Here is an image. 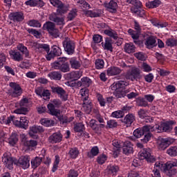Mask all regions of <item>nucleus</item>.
I'll return each mask as SVG.
<instances>
[{
  "label": "nucleus",
  "mask_w": 177,
  "mask_h": 177,
  "mask_svg": "<svg viewBox=\"0 0 177 177\" xmlns=\"http://www.w3.org/2000/svg\"><path fill=\"white\" fill-rule=\"evenodd\" d=\"M175 167H177V160L173 162H167L164 163V162L161 160H158L155 162L153 169L152 170V177H161V173L160 171H162L165 175L167 176H172L177 174L176 169Z\"/></svg>",
  "instance_id": "f257e3e1"
},
{
  "label": "nucleus",
  "mask_w": 177,
  "mask_h": 177,
  "mask_svg": "<svg viewBox=\"0 0 177 177\" xmlns=\"http://www.w3.org/2000/svg\"><path fill=\"white\" fill-rule=\"evenodd\" d=\"M30 156H21L17 162H15L10 153H5L2 157V162L8 169L13 168V164H15L17 167H21L24 169H27L30 167Z\"/></svg>",
  "instance_id": "f03ea898"
},
{
  "label": "nucleus",
  "mask_w": 177,
  "mask_h": 177,
  "mask_svg": "<svg viewBox=\"0 0 177 177\" xmlns=\"http://www.w3.org/2000/svg\"><path fill=\"white\" fill-rule=\"evenodd\" d=\"M129 85V82H125L120 80L118 82H114L111 86V91H115L113 93L114 95L117 99H120L121 97H125L127 94L129 93V90L122 91L121 89H124L125 86H128Z\"/></svg>",
  "instance_id": "7ed1b4c3"
},
{
  "label": "nucleus",
  "mask_w": 177,
  "mask_h": 177,
  "mask_svg": "<svg viewBox=\"0 0 177 177\" xmlns=\"http://www.w3.org/2000/svg\"><path fill=\"white\" fill-rule=\"evenodd\" d=\"M54 70H59L62 73H68L70 71V64L67 62V57H59L58 61L52 64Z\"/></svg>",
  "instance_id": "20e7f679"
},
{
  "label": "nucleus",
  "mask_w": 177,
  "mask_h": 177,
  "mask_svg": "<svg viewBox=\"0 0 177 177\" xmlns=\"http://www.w3.org/2000/svg\"><path fill=\"white\" fill-rule=\"evenodd\" d=\"M10 86L11 88L8 91L9 96H11V97H19V96H21L23 88H21L20 84L16 82H10Z\"/></svg>",
  "instance_id": "39448f33"
},
{
  "label": "nucleus",
  "mask_w": 177,
  "mask_h": 177,
  "mask_svg": "<svg viewBox=\"0 0 177 177\" xmlns=\"http://www.w3.org/2000/svg\"><path fill=\"white\" fill-rule=\"evenodd\" d=\"M138 154L140 160H146V161L149 163L158 162L156 161L154 156L151 155V151H150V149H144L141 151H140Z\"/></svg>",
  "instance_id": "423d86ee"
},
{
  "label": "nucleus",
  "mask_w": 177,
  "mask_h": 177,
  "mask_svg": "<svg viewBox=\"0 0 177 177\" xmlns=\"http://www.w3.org/2000/svg\"><path fill=\"white\" fill-rule=\"evenodd\" d=\"M44 30H46L48 32L50 35L53 37L54 38H57L59 37V30L56 28V25L52 21H47L44 24L43 26Z\"/></svg>",
  "instance_id": "0eeeda50"
},
{
  "label": "nucleus",
  "mask_w": 177,
  "mask_h": 177,
  "mask_svg": "<svg viewBox=\"0 0 177 177\" xmlns=\"http://www.w3.org/2000/svg\"><path fill=\"white\" fill-rule=\"evenodd\" d=\"M8 19L13 24H20L24 20V13L23 12H10L8 15Z\"/></svg>",
  "instance_id": "6e6552de"
},
{
  "label": "nucleus",
  "mask_w": 177,
  "mask_h": 177,
  "mask_svg": "<svg viewBox=\"0 0 177 177\" xmlns=\"http://www.w3.org/2000/svg\"><path fill=\"white\" fill-rule=\"evenodd\" d=\"M126 80H131L132 82L138 81V78H140V70L138 68L129 70L124 73Z\"/></svg>",
  "instance_id": "1a4fd4ad"
},
{
  "label": "nucleus",
  "mask_w": 177,
  "mask_h": 177,
  "mask_svg": "<svg viewBox=\"0 0 177 177\" xmlns=\"http://www.w3.org/2000/svg\"><path fill=\"white\" fill-rule=\"evenodd\" d=\"M51 91L53 93H57L62 102H67L68 99V95H67V92H66V91L62 87L59 86H52Z\"/></svg>",
  "instance_id": "9d476101"
},
{
  "label": "nucleus",
  "mask_w": 177,
  "mask_h": 177,
  "mask_svg": "<svg viewBox=\"0 0 177 177\" xmlns=\"http://www.w3.org/2000/svg\"><path fill=\"white\" fill-rule=\"evenodd\" d=\"M63 46L68 55H73L75 50V44L68 37L63 41Z\"/></svg>",
  "instance_id": "9b49d317"
},
{
  "label": "nucleus",
  "mask_w": 177,
  "mask_h": 177,
  "mask_svg": "<svg viewBox=\"0 0 177 177\" xmlns=\"http://www.w3.org/2000/svg\"><path fill=\"white\" fill-rule=\"evenodd\" d=\"M44 129L41 126H32L29 129V136L32 138V139H38V135L37 133H42L44 132Z\"/></svg>",
  "instance_id": "f8f14e48"
},
{
  "label": "nucleus",
  "mask_w": 177,
  "mask_h": 177,
  "mask_svg": "<svg viewBox=\"0 0 177 177\" xmlns=\"http://www.w3.org/2000/svg\"><path fill=\"white\" fill-rule=\"evenodd\" d=\"M35 93L40 96V97H43L44 100H48L50 99V91L48 89H45L43 87H37L35 89Z\"/></svg>",
  "instance_id": "ddd939ff"
},
{
  "label": "nucleus",
  "mask_w": 177,
  "mask_h": 177,
  "mask_svg": "<svg viewBox=\"0 0 177 177\" xmlns=\"http://www.w3.org/2000/svg\"><path fill=\"white\" fill-rule=\"evenodd\" d=\"M174 143V140L171 138H160L158 140L159 150H165L170 145Z\"/></svg>",
  "instance_id": "4468645a"
},
{
  "label": "nucleus",
  "mask_w": 177,
  "mask_h": 177,
  "mask_svg": "<svg viewBox=\"0 0 177 177\" xmlns=\"http://www.w3.org/2000/svg\"><path fill=\"white\" fill-rule=\"evenodd\" d=\"M49 20L53 21L57 26H64L66 22L64 21V17H59L57 14L53 12L49 15Z\"/></svg>",
  "instance_id": "2eb2a0df"
},
{
  "label": "nucleus",
  "mask_w": 177,
  "mask_h": 177,
  "mask_svg": "<svg viewBox=\"0 0 177 177\" xmlns=\"http://www.w3.org/2000/svg\"><path fill=\"white\" fill-rule=\"evenodd\" d=\"M9 55L11 57V59L12 60H14V62H23L24 60V57L21 54V53H20V51H17L16 50H11L9 51Z\"/></svg>",
  "instance_id": "dca6fc26"
},
{
  "label": "nucleus",
  "mask_w": 177,
  "mask_h": 177,
  "mask_svg": "<svg viewBox=\"0 0 177 177\" xmlns=\"http://www.w3.org/2000/svg\"><path fill=\"white\" fill-rule=\"evenodd\" d=\"M145 45L147 49H153L157 46V40L154 36H149L146 38Z\"/></svg>",
  "instance_id": "f3484780"
},
{
  "label": "nucleus",
  "mask_w": 177,
  "mask_h": 177,
  "mask_svg": "<svg viewBox=\"0 0 177 177\" xmlns=\"http://www.w3.org/2000/svg\"><path fill=\"white\" fill-rule=\"evenodd\" d=\"M123 154H132L133 153V145L129 140H127L124 142L122 147Z\"/></svg>",
  "instance_id": "a211bd4d"
},
{
  "label": "nucleus",
  "mask_w": 177,
  "mask_h": 177,
  "mask_svg": "<svg viewBox=\"0 0 177 177\" xmlns=\"http://www.w3.org/2000/svg\"><path fill=\"white\" fill-rule=\"evenodd\" d=\"M136 120V117H135V115L133 113H129L125 115V117L123 119L122 122L126 125V127H131L132 124H133V122Z\"/></svg>",
  "instance_id": "6ab92c4d"
},
{
  "label": "nucleus",
  "mask_w": 177,
  "mask_h": 177,
  "mask_svg": "<svg viewBox=\"0 0 177 177\" xmlns=\"http://www.w3.org/2000/svg\"><path fill=\"white\" fill-rule=\"evenodd\" d=\"M122 73V69L117 66H111L106 70L107 75L113 77L114 75H120Z\"/></svg>",
  "instance_id": "aec40b11"
},
{
  "label": "nucleus",
  "mask_w": 177,
  "mask_h": 177,
  "mask_svg": "<svg viewBox=\"0 0 177 177\" xmlns=\"http://www.w3.org/2000/svg\"><path fill=\"white\" fill-rule=\"evenodd\" d=\"M82 110V111H84L86 114H91V112L92 111V101H91V100L86 101V100L84 99Z\"/></svg>",
  "instance_id": "412c9836"
},
{
  "label": "nucleus",
  "mask_w": 177,
  "mask_h": 177,
  "mask_svg": "<svg viewBox=\"0 0 177 177\" xmlns=\"http://www.w3.org/2000/svg\"><path fill=\"white\" fill-rule=\"evenodd\" d=\"M47 109L48 110V113L50 115H54V117H56L57 118L60 115V110L57 109L53 104H48L47 105Z\"/></svg>",
  "instance_id": "4be33fe9"
},
{
  "label": "nucleus",
  "mask_w": 177,
  "mask_h": 177,
  "mask_svg": "<svg viewBox=\"0 0 177 177\" xmlns=\"http://www.w3.org/2000/svg\"><path fill=\"white\" fill-rule=\"evenodd\" d=\"M17 49H18V50H19V52H21V53H22V55H24V56L26 59L31 58V55H30V51L28 50L27 47L25 46L24 44H19L17 46Z\"/></svg>",
  "instance_id": "5701e85b"
},
{
  "label": "nucleus",
  "mask_w": 177,
  "mask_h": 177,
  "mask_svg": "<svg viewBox=\"0 0 177 177\" xmlns=\"http://www.w3.org/2000/svg\"><path fill=\"white\" fill-rule=\"evenodd\" d=\"M37 52L45 55L46 53H49L50 50V47L49 44H39L37 46Z\"/></svg>",
  "instance_id": "b1692460"
},
{
  "label": "nucleus",
  "mask_w": 177,
  "mask_h": 177,
  "mask_svg": "<svg viewBox=\"0 0 177 177\" xmlns=\"http://www.w3.org/2000/svg\"><path fill=\"white\" fill-rule=\"evenodd\" d=\"M63 138V136L60 133H53L48 138L50 143H60L62 142V139Z\"/></svg>",
  "instance_id": "393cba45"
},
{
  "label": "nucleus",
  "mask_w": 177,
  "mask_h": 177,
  "mask_svg": "<svg viewBox=\"0 0 177 177\" xmlns=\"http://www.w3.org/2000/svg\"><path fill=\"white\" fill-rule=\"evenodd\" d=\"M113 41L111 38L108 37L105 39L104 43H102V48H104V50H109L110 52H113Z\"/></svg>",
  "instance_id": "a878e982"
},
{
  "label": "nucleus",
  "mask_w": 177,
  "mask_h": 177,
  "mask_svg": "<svg viewBox=\"0 0 177 177\" xmlns=\"http://www.w3.org/2000/svg\"><path fill=\"white\" fill-rule=\"evenodd\" d=\"M48 78L55 81H60L62 80V73L59 71H52L48 74Z\"/></svg>",
  "instance_id": "bb28decb"
},
{
  "label": "nucleus",
  "mask_w": 177,
  "mask_h": 177,
  "mask_svg": "<svg viewBox=\"0 0 177 177\" xmlns=\"http://www.w3.org/2000/svg\"><path fill=\"white\" fill-rule=\"evenodd\" d=\"M131 10L133 13H135V15L139 16V17H145V15H146V11L140 8L132 7Z\"/></svg>",
  "instance_id": "cd10ccee"
},
{
  "label": "nucleus",
  "mask_w": 177,
  "mask_h": 177,
  "mask_svg": "<svg viewBox=\"0 0 177 177\" xmlns=\"http://www.w3.org/2000/svg\"><path fill=\"white\" fill-rule=\"evenodd\" d=\"M80 93L82 96V102H85V100H86V101L91 100L89 99V90H88V88H83L82 89H80Z\"/></svg>",
  "instance_id": "c85d7f7f"
},
{
  "label": "nucleus",
  "mask_w": 177,
  "mask_h": 177,
  "mask_svg": "<svg viewBox=\"0 0 177 177\" xmlns=\"http://www.w3.org/2000/svg\"><path fill=\"white\" fill-rule=\"evenodd\" d=\"M73 130L75 132L84 133V131H85V124L82 122L76 123L74 124Z\"/></svg>",
  "instance_id": "c756f323"
},
{
  "label": "nucleus",
  "mask_w": 177,
  "mask_h": 177,
  "mask_svg": "<svg viewBox=\"0 0 177 177\" xmlns=\"http://www.w3.org/2000/svg\"><path fill=\"white\" fill-rule=\"evenodd\" d=\"M109 174L111 175H117V172L120 171V167L117 165H109L107 167Z\"/></svg>",
  "instance_id": "7c9ffc66"
},
{
  "label": "nucleus",
  "mask_w": 177,
  "mask_h": 177,
  "mask_svg": "<svg viewBox=\"0 0 177 177\" xmlns=\"http://www.w3.org/2000/svg\"><path fill=\"white\" fill-rule=\"evenodd\" d=\"M19 142V136L16 133H12L8 138V143L11 146H15Z\"/></svg>",
  "instance_id": "2f4dec72"
},
{
  "label": "nucleus",
  "mask_w": 177,
  "mask_h": 177,
  "mask_svg": "<svg viewBox=\"0 0 177 177\" xmlns=\"http://www.w3.org/2000/svg\"><path fill=\"white\" fill-rule=\"evenodd\" d=\"M135 49H136V47H135V45L132 43H127L124 46V50L126 53H135Z\"/></svg>",
  "instance_id": "473e14b6"
},
{
  "label": "nucleus",
  "mask_w": 177,
  "mask_h": 177,
  "mask_svg": "<svg viewBox=\"0 0 177 177\" xmlns=\"http://www.w3.org/2000/svg\"><path fill=\"white\" fill-rule=\"evenodd\" d=\"M68 154L71 158L75 160V158H77V157H78L80 155V150H78V148L77 147L71 148L70 149Z\"/></svg>",
  "instance_id": "72a5a7b5"
},
{
  "label": "nucleus",
  "mask_w": 177,
  "mask_h": 177,
  "mask_svg": "<svg viewBox=\"0 0 177 177\" xmlns=\"http://www.w3.org/2000/svg\"><path fill=\"white\" fill-rule=\"evenodd\" d=\"M71 68H74L75 70H78L80 67H81V63L77 60L75 58H71L69 61Z\"/></svg>",
  "instance_id": "f704fd0d"
},
{
  "label": "nucleus",
  "mask_w": 177,
  "mask_h": 177,
  "mask_svg": "<svg viewBox=\"0 0 177 177\" xmlns=\"http://www.w3.org/2000/svg\"><path fill=\"white\" fill-rule=\"evenodd\" d=\"M40 123L41 125H44V127H53V125H55V120L43 118L41 119Z\"/></svg>",
  "instance_id": "c9c22d12"
},
{
  "label": "nucleus",
  "mask_w": 177,
  "mask_h": 177,
  "mask_svg": "<svg viewBox=\"0 0 177 177\" xmlns=\"http://www.w3.org/2000/svg\"><path fill=\"white\" fill-rule=\"evenodd\" d=\"M41 162H42V158L36 157L35 158L32 159L31 160L32 168H33V169L38 168V167H39L41 165Z\"/></svg>",
  "instance_id": "e433bc0d"
},
{
  "label": "nucleus",
  "mask_w": 177,
  "mask_h": 177,
  "mask_svg": "<svg viewBox=\"0 0 177 177\" xmlns=\"http://www.w3.org/2000/svg\"><path fill=\"white\" fill-rule=\"evenodd\" d=\"M82 84L83 85V88H89V86L92 85V80L88 77H83L82 78Z\"/></svg>",
  "instance_id": "4c0bfd02"
},
{
  "label": "nucleus",
  "mask_w": 177,
  "mask_h": 177,
  "mask_svg": "<svg viewBox=\"0 0 177 177\" xmlns=\"http://www.w3.org/2000/svg\"><path fill=\"white\" fill-rule=\"evenodd\" d=\"M85 15L88 17H99L102 13L99 10H87L85 12Z\"/></svg>",
  "instance_id": "58836bf2"
},
{
  "label": "nucleus",
  "mask_w": 177,
  "mask_h": 177,
  "mask_svg": "<svg viewBox=\"0 0 177 177\" xmlns=\"http://www.w3.org/2000/svg\"><path fill=\"white\" fill-rule=\"evenodd\" d=\"M104 34L106 35H108V37H111V38H113V39H117L118 38V35L117 34V32L114 31L111 29H106L104 31Z\"/></svg>",
  "instance_id": "ea45409f"
},
{
  "label": "nucleus",
  "mask_w": 177,
  "mask_h": 177,
  "mask_svg": "<svg viewBox=\"0 0 177 177\" xmlns=\"http://www.w3.org/2000/svg\"><path fill=\"white\" fill-rule=\"evenodd\" d=\"M19 122V128H22L23 129H27L28 128V120H27L26 117H21Z\"/></svg>",
  "instance_id": "a19ab883"
},
{
  "label": "nucleus",
  "mask_w": 177,
  "mask_h": 177,
  "mask_svg": "<svg viewBox=\"0 0 177 177\" xmlns=\"http://www.w3.org/2000/svg\"><path fill=\"white\" fill-rule=\"evenodd\" d=\"M99 154V148L97 147H93L90 152L87 153L88 157L89 158H93V157H96Z\"/></svg>",
  "instance_id": "79ce46f5"
},
{
  "label": "nucleus",
  "mask_w": 177,
  "mask_h": 177,
  "mask_svg": "<svg viewBox=\"0 0 177 177\" xmlns=\"http://www.w3.org/2000/svg\"><path fill=\"white\" fill-rule=\"evenodd\" d=\"M37 145H38V142L34 140H27L24 142V145L26 147H28V149H31L32 147H36Z\"/></svg>",
  "instance_id": "37998d69"
},
{
  "label": "nucleus",
  "mask_w": 177,
  "mask_h": 177,
  "mask_svg": "<svg viewBox=\"0 0 177 177\" xmlns=\"http://www.w3.org/2000/svg\"><path fill=\"white\" fill-rule=\"evenodd\" d=\"M160 3H161V1H160V0H154V1L147 3L146 6L147 8L153 9L154 8H158V6H160Z\"/></svg>",
  "instance_id": "c03bdc74"
},
{
  "label": "nucleus",
  "mask_w": 177,
  "mask_h": 177,
  "mask_svg": "<svg viewBox=\"0 0 177 177\" xmlns=\"http://www.w3.org/2000/svg\"><path fill=\"white\" fill-rule=\"evenodd\" d=\"M95 66L97 70H102V68H104V60L102 59H97L95 62Z\"/></svg>",
  "instance_id": "a18cd8bd"
},
{
  "label": "nucleus",
  "mask_w": 177,
  "mask_h": 177,
  "mask_svg": "<svg viewBox=\"0 0 177 177\" xmlns=\"http://www.w3.org/2000/svg\"><path fill=\"white\" fill-rule=\"evenodd\" d=\"M57 12L61 15H66V13L68 12V8L64 6V4L62 3V4H61L60 6L57 9Z\"/></svg>",
  "instance_id": "49530a36"
},
{
  "label": "nucleus",
  "mask_w": 177,
  "mask_h": 177,
  "mask_svg": "<svg viewBox=\"0 0 177 177\" xmlns=\"http://www.w3.org/2000/svg\"><path fill=\"white\" fill-rule=\"evenodd\" d=\"M167 153L171 157H176L177 156V146L170 147L167 150Z\"/></svg>",
  "instance_id": "de8ad7c7"
},
{
  "label": "nucleus",
  "mask_w": 177,
  "mask_h": 177,
  "mask_svg": "<svg viewBox=\"0 0 177 177\" xmlns=\"http://www.w3.org/2000/svg\"><path fill=\"white\" fill-rule=\"evenodd\" d=\"M166 45L170 48L177 46V39L175 38H169L166 40Z\"/></svg>",
  "instance_id": "09e8293b"
},
{
  "label": "nucleus",
  "mask_w": 177,
  "mask_h": 177,
  "mask_svg": "<svg viewBox=\"0 0 177 177\" xmlns=\"http://www.w3.org/2000/svg\"><path fill=\"white\" fill-rule=\"evenodd\" d=\"M106 161H107V156L104 153L99 155L97 158V162L100 164V165H103Z\"/></svg>",
  "instance_id": "8fccbe9b"
},
{
  "label": "nucleus",
  "mask_w": 177,
  "mask_h": 177,
  "mask_svg": "<svg viewBox=\"0 0 177 177\" xmlns=\"http://www.w3.org/2000/svg\"><path fill=\"white\" fill-rule=\"evenodd\" d=\"M77 12L78 10H77L75 8L71 10L67 17L68 21H71L72 20H74V19L77 17Z\"/></svg>",
  "instance_id": "3c124183"
},
{
  "label": "nucleus",
  "mask_w": 177,
  "mask_h": 177,
  "mask_svg": "<svg viewBox=\"0 0 177 177\" xmlns=\"http://www.w3.org/2000/svg\"><path fill=\"white\" fill-rule=\"evenodd\" d=\"M96 97L98 103H100V106H101V107H104V106H106V100H104L103 95L100 93H97Z\"/></svg>",
  "instance_id": "603ef678"
},
{
  "label": "nucleus",
  "mask_w": 177,
  "mask_h": 177,
  "mask_svg": "<svg viewBox=\"0 0 177 177\" xmlns=\"http://www.w3.org/2000/svg\"><path fill=\"white\" fill-rule=\"evenodd\" d=\"M128 32L131 35V38H133V39H139L140 32L138 30H133L132 29H129Z\"/></svg>",
  "instance_id": "864d4df0"
},
{
  "label": "nucleus",
  "mask_w": 177,
  "mask_h": 177,
  "mask_svg": "<svg viewBox=\"0 0 177 177\" xmlns=\"http://www.w3.org/2000/svg\"><path fill=\"white\" fill-rule=\"evenodd\" d=\"M137 106L140 107H149V102L145 98H138L137 100Z\"/></svg>",
  "instance_id": "5fc2aeb1"
},
{
  "label": "nucleus",
  "mask_w": 177,
  "mask_h": 177,
  "mask_svg": "<svg viewBox=\"0 0 177 177\" xmlns=\"http://www.w3.org/2000/svg\"><path fill=\"white\" fill-rule=\"evenodd\" d=\"M28 24L30 27H36L37 28H41V22H39V21L36 20V19L30 20L28 22Z\"/></svg>",
  "instance_id": "6e6d98bb"
},
{
  "label": "nucleus",
  "mask_w": 177,
  "mask_h": 177,
  "mask_svg": "<svg viewBox=\"0 0 177 177\" xmlns=\"http://www.w3.org/2000/svg\"><path fill=\"white\" fill-rule=\"evenodd\" d=\"M126 2L133 5L134 8H142V2L139 0H126Z\"/></svg>",
  "instance_id": "4d7b16f0"
},
{
  "label": "nucleus",
  "mask_w": 177,
  "mask_h": 177,
  "mask_svg": "<svg viewBox=\"0 0 177 177\" xmlns=\"http://www.w3.org/2000/svg\"><path fill=\"white\" fill-rule=\"evenodd\" d=\"M133 136H135V138L139 139V138H142V136H143L145 133H143V130L142 129V128H138L133 131Z\"/></svg>",
  "instance_id": "13d9d810"
},
{
  "label": "nucleus",
  "mask_w": 177,
  "mask_h": 177,
  "mask_svg": "<svg viewBox=\"0 0 177 177\" xmlns=\"http://www.w3.org/2000/svg\"><path fill=\"white\" fill-rule=\"evenodd\" d=\"M51 51L55 56H60L62 55V49L56 45L53 46Z\"/></svg>",
  "instance_id": "bf43d9fd"
},
{
  "label": "nucleus",
  "mask_w": 177,
  "mask_h": 177,
  "mask_svg": "<svg viewBox=\"0 0 177 177\" xmlns=\"http://www.w3.org/2000/svg\"><path fill=\"white\" fill-rule=\"evenodd\" d=\"M141 70H142V71L145 73H150L152 68L151 66H150V65H149L147 63L143 62L141 65Z\"/></svg>",
  "instance_id": "052dcab7"
},
{
  "label": "nucleus",
  "mask_w": 177,
  "mask_h": 177,
  "mask_svg": "<svg viewBox=\"0 0 177 177\" xmlns=\"http://www.w3.org/2000/svg\"><path fill=\"white\" fill-rule=\"evenodd\" d=\"M28 32H29V34H32V35H34V37H35L36 38H40L41 37V32L38 30H37L36 29H28L27 30Z\"/></svg>",
  "instance_id": "680f3d73"
},
{
  "label": "nucleus",
  "mask_w": 177,
  "mask_h": 177,
  "mask_svg": "<svg viewBox=\"0 0 177 177\" xmlns=\"http://www.w3.org/2000/svg\"><path fill=\"white\" fill-rule=\"evenodd\" d=\"M111 117L113 118H122L124 117V113L121 110L115 111L111 113Z\"/></svg>",
  "instance_id": "e2e57ef3"
},
{
  "label": "nucleus",
  "mask_w": 177,
  "mask_h": 177,
  "mask_svg": "<svg viewBox=\"0 0 177 177\" xmlns=\"http://www.w3.org/2000/svg\"><path fill=\"white\" fill-rule=\"evenodd\" d=\"M71 75V78H73L75 80H77L81 78V77L82 76V73L77 71L72 72Z\"/></svg>",
  "instance_id": "0e129e2a"
},
{
  "label": "nucleus",
  "mask_w": 177,
  "mask_h": 177,
  "mask_svg": "<svg viewBox=\"0 0 177 177\" xmlns=\"http://www.w3.org/2000/svg\"><path fill=\"white\" fill-rule=\"evenodd\" d=\"M50 104H53V106H55L57 109H59V107H62V100L59 99H54L51 100Z\"/></svg>",
  "instance_id": "69168bd1"
},
{
  "label": "nucleus",
  "mask_w": 177,
  "mask_h": 177,
  "mask_svg": "<svg viewBox=\"0 0 177 177\" xmlns=\"http://www.w3.org/2000/svg\"><path fill=\"white\" fill-rule=\"evenodd\" d=\"M141 129H142V132L144 133V135L145 133H151V132H153V126H150V125H145L142 128H141Z\"/></svg>",
  "instance_id": "338daca9"
},
{
  "label": "nucleus",
  "mask_w": 177,
  "mask_h": 177,
  "mask_svg": "<svg viewBox=\"0 0 177 177\" xmlns=\"http://www.w3.org/2000/svg\"><path fill=\"white\" fill-rule=\"evenodd\" d=\"M107 125L109 128H117L118 126V122L115 120H110L107 121Z\"/></svg>",
  "instance_id": "774afa93"
}]
</instances>
